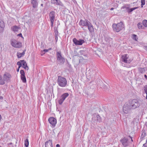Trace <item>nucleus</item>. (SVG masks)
<instances>
[{
	"mask_svg": "<svg viewBox=\"0 0 147 147\" xmlns=\"http://www.w3.org/2000/svg\"><path fill=\"white\" fill-rule=\"evenodd\" d=\"M12 78L11 74L9 72H5L3 75V77L0 75V85H3L5 83H8L11 82Z\"/></svg>",
	"mask_w": 147,
	"mask_h": 147,
	"instance_id": "1",
	"label": "nucleus"
},
{
	"mask_svg": "<svg viewBox=\"0 0 147 147\" xmlns=\"http://www.w3.org/2000/svg\"><path fill=\"white\" fill-rule=\"evenodd\" d=\"M112 28L114 31L118 32L124 29L125 26L123 23L121 22L117 24H113L112 25Z\"/></svg>",
	"mask_w": 147,
	"mask_h": 147,
	"instance_id": "2",
	"label": "nucleus"
},
{
	"mask_svg": "<svg viewBox=\"0 0 147 147\" xmlns=\"http://www.w3.org/2000/svg\"><path fill=\"white\" fill-rule=\"evenodd\" d=\"M128 102L132 109H135L140 105V101L136 99L131 100L129 101Z\"/></svg>",
	"mask_w": 147,
	"mask_h": 147,
	"instance_id": "3",
	"label": "nucleus"
},
{
	"mask_svg": "<svg viewBox=\"0 0 147 147\" xmlns=\"http://www.w3.org/2000/svg\"><path fill=\"white\" fill-rule=\"evenodd\" d=\"M57 82L59 86L62 87H65L67 84L66 79L60 76H58Z\"/></svg>",
	"mask_w": 147,
	"mask_h": 147,
	"instance_id": "4",
	"label": "nucleus"
},
{
	"mask_svg": "<svg viewBox=\"0 0 147 147\" xmlns=\"http://www.w3.org/2000/svg\"><path fill=\"white\" fill-rule=\"evenodd\" d=\"M10 42L11 45L14 48H20L22 46V43L14 39H11Z\"/></svg>",
	"mask_w": 147,
	"mask_h": 147,
	"instance_id": "5",
	"label": "nucleus"
},
{
	"mask_svg": "<svg viewBox=\"0 0 147 147\" xmlns=\"http://www.w3.org/2000/svg\"><path fill=\"white\" fill-rule=\"evenodd\" d=\"M121 61L125 63H130L132 60L127 54H124L121 56Z\"/></svg>",
	"mask_w": 147,
	"mask_h": 147,
	"instance_id": "6",
	"label": "nucleus"
},
{
	"mask_svg": "<svg viewBox=\"0 0 147 147\" xmlns=\"http://www.w3.org/2000/svg\"><path fill=\"white\" fill-rule=\"evenodd\" d=\"M131 109H132L130 107V105L128 102L124 104L123 107V111L124 113H128Z\"/></svg>",
	"mask_w": 147,
	"mask_h": 147,
	"instance_id": "7",
	"label": "nucleus"
},
{
	"mask_svg": "<svg viewBox=\"0 0 147 147\" xmlns=\"http://www.w3.org/2000/svg\"><path fill=\"white\" fill-rule=\"evenodd\" d=\"M57 59L61 63H63L65 62V58L62 57L61 52H57L56 53Z\"/></svg>",
	"mask_w": 147,
	"mask_h": 147,
	"instance_id": "8",
	"label": "nucleus"
},
{
	"mask_svg": "<svg viewBox=\"0 0 147 147\" xmlns=\"http://www.w3.org/2000/svg\"><path fill=\"white\" fill-rule=\"evenodd\" d=\"M49 19L51 22V26L53 27L55 19V12L53 11H51L49 14Z\"/></svg>",
	"mask_w": 147,
	"mask_h": 147,
	"instance_id": "9",
	"label": "nucleus"
},
{
	"mask_svg": "<svg viewBox=\"0 0 147 147\" xmlns=\"http://www.w3.org/2000/svg\"><path fill=\"white\" fill-rule=\"evenodd\" d=\"M48 121L51 125V126L53 127H55L57 123L56 119L53 117H51L49 118Z\"/></svg>",
	"mask_w": 147,
	"mask_h": 147,
	"instance_id": "10",
	"label": "nucleus"
},
{
	"mask_svg": "<svg viewBox=\"0 0 147 147\" xmlns=\"http://www.w3.org/2000/svg\"><path fill=\"white\" fill-rule=\"evenodd\" d=\"M68 93H65L63 94L61 96L59 100V104L61 105L63 103L65 98L69 96Z\"/></svg>",
	"mask_w": 147,
	"mask_h": 147,
	"instance_id": "11",
	"label": "nucleus"
},
{
	"mask_svg": "<svg viewBox=\"0 0 147 147\" xmlns=\"http://www.w3.org/2000/svg\"><path fill=\"white\" fill-rule=\"evenodd\" d=\"M73 41L76 45H82L85 42L84 40L83 39H80L79 40H77L75 38L73 39Z\"/></svg>",
	"mask_w": 147,
	"mask_h": 147,
	"instance_id": "12",
	"label": "nucleus"
},
{
	"mask_svg": "<svg viewBox=\"0 0 147 147\" xmlns=\"http://www.w3.org/2000/svg\"><path fill=\"white\" fill-rule=\"evenodd\" d=\"M90 23L87 20H81L79 24L80 25L83 26H88Z\"/></svg>",
	"mask_w": 147,
	"mask_h": 147,
	"instance_id": "13",
	"label": "nucleus"
},
{
	"mask_svg": "<svg viewBox=\"0 0 147 147\" xmlns=\"http://www.w3.org/2000/svg\"><path fill=\"white\" fill-rule=\"evenodd\" d=\"M20 63V64H21L20 67L22 66L25 69L28 70V67L27 65V64L24 60H20L19 61H18L17 63Z\"/></svg>",
	"mask_w": 147,
	"mask_h": 147,
	"instance_id": "14",
	"label": "nucleus"
},
{
	"mask_svg": "<svg viewBox=\"0 0 147 147\" xmlns=\"http://www.w3.org/2000/svg\"><path fill=\"white\" fill-rule=\"evenodd\" d=\"M128 139L125 137L122 138L121 139V142L124 147H126L128 146Z\"/></svg>",
	"mask_w": 147,
	"mask_h": 147,
	"instance_id": "15",
	"label": "nucleus"
},
{
	"mask_svg": "<svg viewBox=\"0 0 147 147\" xmlns=\"http://www.w3.org/2000/svg\"><path fill=\"white\" fill-rule=\"evenodd\" d=\"M52 3L55 4L57 5L63 6L62 3L59 0H51Z\"/></svg>",
	"mask_w": 147,
	"mask_h": 147,
	"instance_id": "16",
	"label": "nucleus"
},
{
	"mask_svg": "<svg viewBox=\"0 0 147 147\" xmlns=\"http://www.w3.org/2000/svg\"><path fill=\"white\" fill-rule=\"evenodd\" d=\"M129 7V5L128 4H124L121 7V10H123V11H127Z\"/></svg>",
	"mask_w": 147,
	"mask_h": 147,
	"instance_id": "17",
	"label": "nucleus"
},
{
	"mask_svg": "<svg viewBox=\"0 0 147 147\" xmlns=\"http://www.w3.org/2000/svg\"><path fill=\"white\" fill-rule=\"evenodd\" d=\"M45 145V147H53L52 140H50L47 141Z\"/></svg>",
	"mask_w": 147,
	"mask_h": 147,
	"instance_id": "18",
	"label": "nucleus"
},
{
	"mask_svg": "<svg viewBox=\"0 0 147 147\" xmlns=\"http://www.w3.org/2000/svg\"><path fill=\"white\" fill-rule=\"evenodd\" d=\"M87 26L88 29L90 32H92L94 31L93 26L91 23Z\"/></svg>",
	"mask_w": 147,
	"mask_h": 147,
	"instance_id": "19",
	"label": "nucleus"
},
{
	"mask_svg": "<svg viewBox=\"0 0 147 147\" xmlns=\"http://www.w3.org/2000/svg\"><path fill=\"white\" fill-rule=\"evenodd\" d=\"M31 3L33 8H35L37 7L38 3L37 0H32Z\"/></svg>",
	"mask_w": 147,
	"mask_h": 147,
	"instance_id": "20",
	"label": "nucleus"
},
{
	"mask_svg": "<svg viewBox=\"0 0 147 147\" xmlns=\"http://www.w3.org/2000/svg\"><path fill=\"white\" fill-rule=\"evenodd\" d=\"M26 50L24 51L23 52L20 53V52H18L17 53V55L18 58H20L24 56L25 54Z\"/></svg>",
	"mask_w": 147,
	"mask_h": 147,
	"instance_id": "21",
	"label": "nucleus"
},
{
	"mask_svg": "<svg viewBox=\"0 0 147 147\" xmlns=\"http://www.w3.org/2000/svg\"><path fill=\"white\" fill-rule=\"evenodd\" d=\"M19 29V27L16 26H14L11 27V30L13 32H17Z\"/></svg>",
	"mask_w": 147,
	"mask_h": 147,
	"instance_id": "22",
	"label": "nucleus"
},
{
	"mask_svg": "<svg viewBox=\"0 0 147 147\" xmlns=\"http://www.w3.org/2000/svg\"><path fill=\"white\" fill-rule=\"evenodd\" d=\"M138 8V7H136L130 9L129 8L128 9L127 11V12L129 13H130L132 12L133 10Z\"/></svg>",
	"mask_w": 147,
	"mask_h": 147,
	"instance_id": "23",
	"label": "nucleus"
},
{
	"mask_svg": "<svg viewBox=\"0 0 147 147\" xmlns=\"http://www.w3.org/2000/svg\"><path fill=\"white\" fill-rule=\"evenodd\" d=\"M21 79L22 81L24 83H26V79L25 76H21Z\"/></svg>",
	"mask_w": 147,
	"mask_h": 147,
	"instance_id": "24",
	"label": "nucleus"
},
{
	"mask_svg": "<svg viewBox=\"0 0 147 147\" xmlns=\"http://www.w3.org/2000/svg\"><path fill=\"white\" fill-rule=\"evenodd\" d=\"M4 24L3 21L0 20V27L1 28H3L4 27Z\"/></svg>",
	"mask_w": 147,
	"mask_h": 147,
	"instance_id": "25",
	"label": "nucleus"
},
{
	"mask_svg": "<svg viewBox=\"0 0 147 147\" xmlns=\"http://www.w3.org/2000/svg\"><path fill=\"white\" fill-rule=\"evenodd\" d=\"M96 118L97 121L100 122L101 121V118L98 115H97L96 116Z\"/></svg>",
	"mask_w": 147,
	"mask_h": 147,
	"instance_id": "26",
	"label": "nucleus"
},
{
	"mask_svg": "<svg viewBox=\"0 0 147 147\" xmlns=\"http://www.w3.org/2000/svg\"><path fill=\"white\" fill-rule=\"evenodd\" d=\"M132 38L133 39L135 40L136 41H137L138 39V38L137 35L134 34H132Z\"/></svg>",
	"mask_w": 147,
	"mask_h": 147,
	"instance_id": "27",
	"label": "nucleus"
},
{
	"mask_svg": "<svg viewBox=\"0 0 147 147\" xmlns=\"http://www.w3.org/2000/svg\"><path fill=\"white\" fill-rule=\"evenodd\" d=\"M25 146L26 147H28L29 145V141L28 139H26L25 141Z\"/></svg>",
	"mask_w": 147,
	"mask_h": 147,
	"instance_id": "28",
	"label": "nucleus"
},
{
	"mask_svg": "<svg viewBox=\"0 0 147 147\" xmlns=\"http://www.w3.org/2000/svg\"><path fill=\"white\" fill-rule=\"evenodd\" d=\"M139 71L142 73L144 72L145 70V68H140L139 69Z\"/></svg>",
	"mask_w": 147,
	"mask_h": 147,
	"instance_id": "29",
	"label": "nucleus"
},
{
	"mask_svg": "<svg viewBox=\"0 0 147 147\" xmlns=\"http://www.w3.org/2000/svg\"><path fill=\"white\" fill-rule=\"evenodd\" d=\"M142 23L144 26L147 27V20H144L143 21Z\"/></svg>",
	"mask_w": 147,
	"mask_h": 147,
	"instance_id": "30",
	"label": "nucleus"
},
{
	"mask_svg": "<svg viewBox=\"0 0 147 147\" xmlns=\"http://www.w3.org/2000/svg\"><path fill=\"white\" fill-rule=\"evenodd\" d=\"M137 26L139 29H141L142 28V23L139 22L137 24Z\"/></svg>",
	"mask_w": 147,
	"mask_h": 147,
	"instance_id": "31",
	"label": "nucleus"
},
{
	"mask_svg": "<svg viewBox=\"0 0 147 147\" xmlns=\"http://www.w3.org/2000/svg\"><path fill=\"white\" fill-rule=\"evenodd\" d=\"M20 73L21 74V76H25V72L23 70H21L20 71Z\"/></svg>",
	"mask_w": 147,
	"mask_h": 147,
	"instance_id": "32",
	"label": "nucleus"
},
{
	"mask_svg": "<svg viewBox=\"0 0 147 147\" xmlns=\"http://www.w3.org/2000/svg\"><path fill=\"white\" fill-rule=\"evenodd\" d=\"M141 5L142 7H143V6L145 4V0H141Z\"/></svg>",
	"mask_w": 147,
	"mask_h": 147,
	"instance_id": "33",
	"label": "nucleus"
},
{
	"mask_svg": "<svg viewBox=\"0 0 147 147\" xmlns=\"http://www.w3.org/2000/svg\"><path fill=\"white\" fill-rule=\"evenodd\" d=\"M55 36H58V32L57 30H55Z\"/></svg>",
	"mask_w": 147,
	"mask_h": 147,
	"instance_id": "34",
	"label": "nucleus"
},
{
	"mask_svg": "<svg viewBox=\"0 0 147 147\" xmlns=\"http://www.w3.org/2000/svg\"><path fill=\"white\" fill-rule=\"evenodd\" d=\"M17 65H19V67H18V69H17V72H19V69H20V65L21 64H20V63H17Z\"/></svg>",
	"mask_w": 147,
	"mask_h": 147,
	"instance_id": "35",
	"label": "nucleus"
},
{
	"mask_svg": "<svg viewBox=\"0 0 147 147\" xmlns=\"http://www.w3.org/2000/svg\"><path fill=\"white\" fill-rule=\"evenodd\" d=\"M144 90L145 93H146L147 92V86H145L144 87Z\"/></svg>",
	"mask_w": 147,
	"mask_h": 147,
	"instance_id": "36",
	"label": "nucleus"
},
{
	"mask_svg": "<svg viewBox=\"0 0 147 147\" xmlns=\"http://www.w3.org/2000/svg\"><path fill=\"white\" fill-rule=\"evenodd\" d=\"M49 50L48 49H44L42 51V53L44 52L45 53L47 52Z\"/></svg>",
	"mask_w": 147,
	"mask_h": 147,
	"instance_id": "37",
	"label": "nucleus"
},
{
	"mask_svg": "<svg viewBox=\"0 0 147 147\" xmlns=\"http://www.w3.org/2000/svg\"><path fill=\"white\" fill-rule=\"evenodd\" d=\"M143 146L145 147H147V139L146 140V142L145 144H143Z\"/></svg>",
	"mask_w": 147,
	"mask_h": 147,
	"instance_id": "38",
	"label": "nucleus"
},
{
	"mask_svg": "<svg viewBox=\"0 0 147 147\" xmlns=\"http://www.w3.org/2000/svg\"><path fill=\"white\" fill-rule=\"evenodd\" d=\"M144 49L146 51H147V46H144L143 47Z\"/></svg>",
	"mask_w": 147,
	"mask_h": 147,
	"instance_id": "39",
	"label": "nucleus"
},
{
	"mask_svg": "<svg viewBox=\"0 0 147 147\" xmlns=\"http://www.w3.org/2000/svg\"><path fill=\"white\" fill-rule=\"evenodd\" d=\"M145 135H146V134H145V132H143L142 134V136H143V137H144V136H145Z\"/></svg>",
	"mask_w": 147,
	"mask_h": 147,
	"instance_id": "40",
	"label": "nucleus"
},
{
	"mask_svg": "<svg viewBox=\"0 0 147 147\" xmlns=\"http://www.w3.org/2000/svg\"><path fill=\"white\" fill-rule=\"evenodd\" d=\"M55 38L56 40V42H57L58 40V36H55Z\"/></svg>",
	"mask_w": 147,
	"mask_h": 147,
	"instance_id": "41",
	"label": "nucleus"
},
{
	"mask_svg": "<svg viewBox=\"0 0 147 147\" xmlns=\"http://www.w3.org/2000/svg\"><path fill=\"white\" fill-rule=\"evenodd\" d=\"M45 53L44 52H43L42 53V51H41V55H43Z\"/></svg>",
	"mask_w": 147,
	"mask_h": 147,
	"instance_id": "42",
	"label": "nucleus"
},
{
	"mask_svg": "<svg viewBox=\"0 0 147 147\" xmlns=\"http://www.w3.org/2000/svg\"><path fill=\"white\" fill-rule=\"evenodd\" d=\"M144 76L145 78L147 80V76L146 75H144Z\"/></svg>",
	"mask_w": 147,
	"mask_h": 147,
	"instance_id": "43",
	"label": "nucleus"
},
{
	"mask_svg": "<svg viewBox=\"0 0 147 147\" xmlns=\"http://www.w3.org/2000/svg\"><path fill=\"white\" fill-rule=\"evenodd\" d=\"M60 147V146L59 144H57V145H56V147Z\"/></svg>",
	"mask_w": 147,
	"mask_h": 147,
	"instance_id": "44",
	"label": "nucleus"
},
{
	"mask_svg": "<svg viewBox=\"0 0 147 147\" xmlns=\"http://www.w3.org/2000/svg\"><path fill=\"white\" fill-rule=\"evenodd\" d=\"M129 137L131 139V141L132 142H133V140H132V137H131L130 136H129Z\"/></svg>",
	"mask_w": 147,
	"mask_h": 147,
	"instance_id": "45",
	"label": "nucleus"
},
{
	"mask_svg": "<svg viewBox=\"0 0 147 147\" xmlns=\"http://www.w3.org/2000/svg\"><path fill=\"white\" fill-rule=\"evenodd\" d=\"M1 119H2V117H1V115L0 114V120H1Z\"/></svg>",
	"mask_w": 147,
	"mask_h": 147,
	"instance_id": "46",
	"label": "nucleus"
},
{
	"mask_svg": "<svg viewBox=\"0 0 147 147\" xmlns=\"http://www.w3.org/2000/svg\"><path fill=\"white\" fill-rule=\"evenodd\" d=\"M18 35H19V36H22V34L21 33L19 34H18Z\"/></svg>",
	"mask_w": 147,
	"mask_h": 147,
	"instance_id": "47",
	"label": "nucleus"
},
{
	"mask_svg": "<svg viewBox=\"0 0 147 147\" xmlns=\"http://www.w3.org/2000/svg\"><path fill=\"white\" fill-rule=\"evenodd\" d=\"M146 99H147V92L146 93Z\"/></svg>",
	"mask_w": 147,
	"mask_h": 147,
	"instance_id": "48",
	"label": "nucleus"
},
{
	"mask_svg": "<svg viewBox=\"0 0 147 147\" xmlns=\"http://www.w3.org/2000/svg\"><path fill=\"white\" fill-rule=\"evenodd\" d=\"M114 9V8H111V10H113Z\"/></svg>",
	"mask_w": 147,
	"mask_h": 147,
	"instance_id": "49",
	"label": "nucleus"
},
{
	"mask_svg": "<svg viewBox=\"0 0 147 147\" xmlns=\"http://www.w3.org/2000/svg\"><path fill=\"white\" fill-rule=\"evenodd\" d=\"M40 5L41 6H43V4H41Z\"/></svg>",
	"mask_w": 147,
	"mask_h": 147,
	"instance_id": "50",
	"label": "nucleus"
},
{
	"mask_svg": "<svg viewBox=\"0 0 147 147\" xmlns=\"http://www.w3.org/2000/svg\"><path fill=\"white\" fill-rule=\"evenodd\" d=\"M0 147H1V146H0Z\"/></svg>",
	"mask_w": 147,
	"mask_h": 147,
	"instance_id": "51",
	"label": "nucleus"
}]
</instances>
